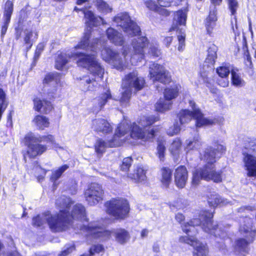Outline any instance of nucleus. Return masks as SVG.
I'll return each mask as SVG.
<instances>
[{
  "instance_id": "nucleus-39",
  "label": "nucleus",
  "mask_w": 256,
  "mask_h": 256,
  "mask_svg": "<svg viewBox=\"0 0 256 256\" xmlns=\"http://www.w3.org/2000/svg\"><path fill=\"white\" fill-rule=\"evenodd\" d=\"M84 18L86 19V24L87 27L92 30V27L97 26V18L91 10H88L84 13Z\"/></svg>"
},
{
  "instance_id": "nucleus-61",
  "label": "nucleus",
  "mask_w": 256,
  "mask_h": 256,
  "mask_svg": "<svg viewBox=\"0 0 256 256\" xmlns=\"http://www.w3.org/2000/svg\"><path fill=\"white\" fill-rule=\"evenodd\" d=\"M75 250L76 246L74 244H69L65 250H62V252L65 254V256H68V254L72 253Z\"/></svg>"
},
{
  "instance_id": "nucleus-55",
  "label": "nucleus",
  "mask_w": 256,
  "mask_h": 256,
  "mask_svg": "<svg viewBox=\"0 0 256 256\" xmlns=\"http://www.w3.org/2000/svg\"><path fill=\"white\" fill-rule=\"evenodd\" d=\"M44 48V44L42 42H40L36 46L34 56V60L37 61L39 58Z\"/></svg>"
},
{
  "instance_id": "nucleus-15",
  "label": "nucleus",
  "mask_w": 256,
  "mask_h": 256,
  "mask_svg": "<svg viewBox=\"0 0 256 256\" xmlns=\"http://www.w3.org/2000/svg\"><path fill=\"white\" fill-rule=\"evenodd\" d=\"M101 56L103 60L110 64L114 68L120 71L124 70L125 64L118 52L105 46L101 50Z\"/></svg>"
},
{
  "instance_id": "nucleus-14",
  "label": "nucleus",
  "mask_w": 256,
  "mask_h": 256,
  "mask_svg": "<svg viewBox=\"0 0 256 256\" xmlns=\"http://www.w3.org/2000/svg\"><path fill=\"white\" fill-rule=\"evenodd\" d=\"M84 196L89 205L94 206L104 200V192L101 185L92 183L84 191Z\"/></svg>"
},
{
  "instance_id": "nucleus-19",
  "label": "nucleus",
  "mask_w": 256,
  "mask_h": 256,
  "mask_svg": "<svg viewBox=\"0 0 256 256\" xmlns=\"http://www.w3.org/2000/svg\"><path fill=\"white\" fill-rule=\"evenodd\" d=\"M217 21L216 10L215 8L210 10L204 22L206 34L210 36H214L216 33L217 30Z\"/></svg>"
},
{
  "instance_id": "nucleus-18",
  "label": "nucleus",
  "mask_w": 256,
  "mask_h": 256,
  "mask_svg": "<svg viewBox=\"0 0 256 256\" xmlns=\"http://www.w3.org/2000/svg\"><path fill=\"white\" fill-rule=\"evenodd\" d=\"M214 148L208 146L204 152L203 157L206 158V155L210 156V160H215L216 162L220 159L226 151V146L221 144L218 140H215L212 142Z\"/></svg>"
},
{
  "instance_id": "nucleus-28",
  "label": "nucleus",
  "mask_w": 256,
  "mask_h": 256,
  "mask_svg": "<svg viewBox=\"0 0 256 256\" xmlns=\"http://www.w3.org/2000/svg\"><path fill=\"white\" fill-rule=\"evenodd\" d=\"M180 86L174 85L166 87L164 90V98L165 100L170 102L176 98L179 95Z\"/></svg>"
},
{
  "instance_id": "nucleus-56",
  "label": "nucleus",
  "mask_w": 256,
  "mask_h": 256,
  "mask_svg": "<svg viewBox=\"0 0 256 256\" xmlns=\"http://www.w3.org/2000/svg\"><path fill=\"white\" fill-rule=\"evenodd\" d=\"M146 7L150 11L156 12L160 4L153 0H147L144 2Z\"/></svg>"
},
{
  "instance_id": "nucleus-24",
  "label": "nucleus",
  "mask_w": 256,
  "mask_h": 256,
  "mask_svg": "<svg viewBox=\"0 0 256 256\" xmlns=\"http://www.w3.org/2000/svg\"><path fill=\"white\" fill-rule=\"evenodd\" d=\"M160 182L163 188H168L172 183V168L168 166H162L160 169Z\"/></svg>"
},
{
  "instance_id": "nucleus-58",
  "label": "nucleus",
  "mask_w": 256,
  "mask_h": 256,
  "mask_svg": "<svg viewBox=\"0 0 256 256\" xmlns=\"http://www.w3.org/2000/svg\"><path fill=\"white\" fill-rule=\"evenodd\" d=\"M244 63L247 68L252 69L253 68V64L250 53L244 54Z\"/></svg>"
},
{
  "instance_id": "nucleus-50",
  "label": "nucleus",
  "mask_w": 256,
  "mask_h": 256,
  "mask_svg": "<svg viewBox=\"0 0 256 256\" xmlns=\"http://www.w3.org/2000/svg\"><path fill=\"white\" fill-rule=\"evenodd\" d=\"M231 82L232 85L240 87L243 85L244 81L241 79L240 76L234 70H231Z\"/></svg>"
},
{
  "instance_id": "nucleus-22",
  "label": "nucleus",
  "mask_w": 256,
  "mask_h": 256,
  "mask_svg": "<svg viewBox=\"0 0 256 256\" xmlns=\"http://www.w3.org/2000/svg\"><path fill=\"white\" fill-rule=\"evenodd\" d=\"M92 128L97 132L110 134L112 132L113 128L110 124L106 119L96 118L92 122Z\"/></svg>"
},
{
  "instance_id": "nucleus-42",
  "label": "nucleus",
  "mask_w": 256,
  "mask_h": 256,
  "mask_svg": "<svg viewBox=\"0 0 256 256\" xmlns=\"http://www.w3.org/2000/svg\"><path fill=\"white\" fill-rule=\"evenodd\" d=\"M14 10V3L10 0H7L4 8V18L11 19Z\"/></svg>"
},
{
  "instance_id": "nucleus-37",
  "label": "nucleus",
  "mask_w": 256,
  "mask_h": 256,
  "mask_svg": "<svg viewBox=\"0 0 256 256\" xmlns=\"http://www.w3.org/2000/svg\"><path fill=\"white\" fill-rule=\"evenodd\" d=\"M207 201L209 206L214 208L224 202V200L216 194H211L207 196Z\"/></svg>"
},
{
  "instance_id": "nucleus-45",
  "label": "nucleus",
  "mask_w": 256,
  "mask_h": 256,
  "mask_svg": "<svg viewBox=\"0 0 256 256\" xmlns=\"http://www.w3.org/2000/svg\"><path fill=\"white\" fill-rule=\"evenodd\" d=\"M182 146V142L180 138H175L171 144L170 152L173 154H178Z\"/></svg>"
},
{
  "instance_id": "nucleus-47",
  "label": "nucleus",
  "mask_w": 256,
  "mask_h": 256,
  "mask_svg": "<svg viewBox=\"0 0 256 256\" xmlns=\"http://www.w3.org/2000/svg\"><path fill=\"white\" fill-rule=\"evenodd\" d=\"M194 249L196 252H193V256H208V248L206 246L202 244L196 246Z\"/></svg>"
},
{
  "instance_id": "nucleus-26",
  "label": "nucleus",
  "mask_w": 256,
  "mask_h": 256,
  "mask_svg": "<svg viewBox=\"0 0 256 256\" xmlns=\"http://www.w3.org/2000/svg\"><path fill=\"white\" fill-rule=\"evenodd\" d=\"M146 170L142 166H138L128 177L136 183L141 182L146 180Z\"/></svg>"
},
{
  "instance_id": "nucleus-17",
  "label": "nucleus",
  "mask_w": 256,
  "mask_h": 256,
  "mask_svg": "<svg viewBox=\"0 0 256 256\" xmlns=\"http://www.w3.org/2000/svg\"><path fill=\"white\" fill-rule=\"evenodd\" d=\"M54 98L55 97L53 95H51L49 97L50 100L46 98L41 100L40 98L35 96L32 100L34 103L33 109L36 112H42L45 114H49L54 108L51 101L54 100Z\"/></svg>"
},
{
  "instance_id": "nucleus-10",
  "label": "nucleus",
  "mask_w": 256,
  "mask_h": 256,
  "mask_svg": "<svg viewBox=\"0 0 256 256\" xmlns=\"http://www.w3.org/2000/svg\"><path fill=\"white\" fill-rule=\"evenodd\" d=\"M178 116L181 124L189 122L192 118L195 120V126L196 128L213 125L218 122V120L216 118L208 119L204 118V114L200 108H196L192 111L187 109L181 110L179 112Z\"/></svg>"
},
{
  "instance_id": "nucleus-60",
  "label": "nucleus",
  "mask_w": 256,
  "mask_h": 256,
  "mask_svg": "<svg viewBox=\"0 0 256 256\" xmlns=\"http://www.w3.org/2000/svg\"><path fill=\"white\" fill-rule=\"evenodd\" d=\"M254 210V207L250 206H243L238 209V212L239 213H244L246 212H252Z\"/></svg>"
},
{
  "instance_id": "nucleus-25",
  "label": "nucleus",
  "mask_w": 256,
  "mask_h": 256,
  "mask_svg": "<svg viewBox=\"0 0 256 256\" xmlns=\"http://www.w3.org/2000/svg\"><path fill=\"white\" fill-rule=\"evenodd\" d=\"M218 48L214 44H212L208 49V54L204 60V64L206 66L211 68L215 64L217 59V51Z\"/></svg>"
},
{
  "instance_id": "nucleus-44",
  "label": "nucleus",
  "mask_w": 256,
  "mask_h": 256,
  "mask_svg": "<svg viewBox=\"0 0 256 256\" xmlns=\"http://www.w3.org/2000/svg\"><path fill=\"white\" fill-rule=\"evenodd\" d=\"M112 98V96L110 91H108V92L102 93L98 97V104L100 109H102L104 106L107 103L108 100L111 99Z\"/></svg>"
},
{
  "instance_id": "nucleus-1",
  "label": "nucleus",
  "mask_w": 256,
  "mask_h": 256,
  "mask_svg": "<svg viewBox=\"0 0 256 256\" xmlns=\"http://www.w3.org/2000/svg\"><path fill=\"white\" fill-rule=\"evenodd\" d=\"M160 120L159 116H144L138 122L141 126L136 122L130 124L122 120L118 124L112 138L108 140V145L110 148L118 147L130 138L144 142H152L160 134L161 126L154 125Z\"/></svg>"
},
{
  "instance_id": "nucleus-13",
  "label": "nucleus",
  "mask_w": 256,
  "mask_h": 256,
  "mask_svg": "<svg viewBox=\"0 0 256 256\" xmlns=\"http://www.w3.org/2000/svg\"><path fill=\"white\" fill-rule=\"evenodd\" d=\"M175 14L177 16L176 22V24H172L168 32L176 31L180 34L177 36L178 41V50L179 51H182L186 46V34L184 32H182V29L179 28V26L186 24V16L182 9L176 11Z\"/></svg>"
},
{
  "instance_id": "nucleus-36",
  "label": "nucleus",
  "mask_w": 256,
  "mask_h": 256,
  "mask_svg": "<svg viewBox=\"0 0 256 256\" xmlns=\"http://www.w3.org/2000/svg\"><path fill=\"white\" fill-rule=\"evenodd\" d=\"M69 168V166L64 164L58 167L56 170L53 171L50 176V180L55 183L62 175L63 173Z\"/></svg>"
},
{
  "instance_id": "nucleus-64",
  "label": "nucleus",
  "mask_w": 256,
  "mask_h": 256,
  "mask_svg": "<svg viewBox=\"0 0 256 256\" xmlns=\"http://www.w3.org/2000/svg\"><path fill=\"white\" fill-rule=\"evenodd\" d=\"M173 40V36H167L164 38L162 40V44L166 46L169 47Z\"/></svg>"
},
{
  "instance_id": "nucleus-12",
  "label": "nucleus",
  "mask_w": 256,
  "mask_h": 256,
  "mask_svg": "<svg viewBox=\"0 0 256 256\" xmlns=\"http://www.w3.org/2000/svg\"><path fill=\"white\" fill-rule=\"evenodd\" d=\"M148 76L154 82L168 84L172 82L170 73L160 64H152L149 68Z\"/></svg>"
},
{
  "instance_id": "nucleus-51",
  "label": "nucleus",
  "mask_w": 256,
  "mask_h": 256,
  "mask_svg": "<svg viewBox=\"0 0 256 256\" xmlns=\"http://www.w3.org/2000/svg\"><path fill=\"white\" fill-rule=\"evenodd\" d=\"M228 8L230 10L231 15L235 16L238 8V0H226Z\"/></svg>"
},
{
  "instance_id": "nucleus-49",
  "label": "nucleus",
  "mask_w": 256,
  "mask_h": 256,
  "mask_svg": "<svg viewBox=\"0 0 256 256\" xmlns=\"http://www.w3.org/2000/svg\"><path fill=\"white\" fill-rule=\"evenodd\" d=\"M180 242L190 244L192 246H196L198 242V240L194 236H181L179 238Z\"/></svg>"
},
{
  "instance_id": "nucleus-62",
  "label": "nucleus",
  "mask_w": 256,
  "mask_h": 256,
  "mask_svg": "<svg viewBox=\"0 0 256 256\" xmlns=\"http://www.w3.org/2000/svg\"><path fill=\"white\" fill-rule=\"evenodd\" d=\"M150 54L154 57L158 58L160 54V50L155 46H152L150 48Z\"/></svg>"
},
{
  "instance_id": "nucleus-2",
  "label": "nucleus",
  "mask_w": 256,
  "mask_h": 256,
  "mask_svg": "<svg viewBox=\"0 0 256 256\" xmlns=\"http://www.w3.org/2000/svg\"><path fill=\"white\" fill-rule=\"evenodd\" d=\"M86 210L80 204H76L72 210L68 204L62 209L54 214H50L46 218L50 229L53 232H60L66 230L72 224L74 219H86Z\"/></svg>"
},
{
  "instance_id": "nucleus-52",
  "label": "nucleus",
  "mask_w": 256,
  "mask_h": 256,
  "mask_svg": "<svg viewBox=\"0 0 256 256\" xmlns=\"http://www.w3.org/2000/svg\"><path fill=\"white\" fill-rule=\"evenodd\" d=\"M159 4H164V6H179L182 0H156Z\"/></svg>"
},
{
  "instance_id": "nucleus-43",
  "label": "nucleus",
  "mask_w": 256,
  "mask_h": 256,
  "mask_svg": "<svg viewBox=\"0 0 256 256\" xmlns=\"http://www.w3.org/2000/svg\"><path fill=\"white\" fill-rule=\"evenodd\" d=\"M218 76L222 78H228L230 73V68L226 63H222L221 66L216 68Z\"/></svg>"
},
{
  "instance_id": "nucleus-29",
  "label": "nucleus",
  "mask_w": 256,
  "mask_h": 256,
  "mask_svg": "<svg viewBox=\"0 0 256 256\" xmlns=\"http://www.w3.org/2000/svg\"><path fill=\"white\" fill-rule=\"evenodd\" d=\"M114 238L118 243L124 244L130 240V236L127 230L123 228H120L115 231Z\"/></svg>"
},
{
  "instance_id": "nucleus-38",
  "label": "nucleus",
  "mask_w": 256,
  "mask_h": 256,
  "mask_svg": "<svg viewBox=\"0 0 256 256\" xmlns=\"http://www.w3.org/2000/svg\"><path fill=\"white\" fill-rule=\"evenodd\" d=\"M33 34L32 31L30 30L24 34V36L23 46H25L24 50L26 56H27L28 52L31 49L33 46V40L32 39Z\"/></svg>"
},
{
  "instance_id": "nucleus-11",
  "label": "nucleus",
  "mask_w": 256,
  "mask_h": 256,
  "mask_svg": "<svg viewBox=\"0 0 256 256\" xmlns=\"http://www.w3.org/2000/svg\"><path fill=\"white\" fill-rule=\"evenodd\" d=\"M80 230L85 234L86 238L93 240H100L105 241L109 240L112 236V232L104 230L98 226H92L90 224H83L80 226Z\"/></svg>"
},
{
  "instance_id": "nucleus-5",
  "label": "nucleus",
  "mask_w": 256,
  "mask_h": 256,
  "mask_svg": "<svg viewBox=\"0 0 256 256\" xmlns=\"http://www.w3.org/2000/svg\"><path fill=\"white\" fill-rule=\"evenodd\" d=\"M210 156L206 155V158L202 156V160L205 164L201 168H196L192 172V184L197 186L201 180L206 182L212 181L214 183H220L223 179V172L216 170L215 160H212Z\"/></svg>"
},
{
  "instance_id": "nucleus-9",
  "label": "nucleus",
  "mask_w": 256,
  "mask_h": 256,
  "mask_svg": "<svg viewBox=\"0 0 256 256\" xmlns=\"http://www.w3.org/2000/svg\"><path fill=\"white\" fill-rule=\"evenodd\" d=\"M72 56L76 60V63L78 66L88 69L94 76L103 78L104 69L98 62L94 54L76 52L72 54Z\"/></svg>"
},
{
  "instance_id": "nucleus-57",
  "label": "nucleus",
  "mask_w": 256,
  "mask_h": 256,
  "mask_svg": "<svg viewBox=\"0 0 256 256\" xmlns=\"http://www.w3.org/2000/svg\"><path fill=\"white\" fill-rule=\"evenodd\" d=\"M10 19L8 18H4V22L1 27L0 30V36L2 38H4L6 34L7 30L10 22Z\"/></svg>"
},
{
  "instance_id": "nucleus-34",
  "label": "nucleus",
  "mask_w": 256,
  "mask_h": 256,
  "mask_svg": "<svg viewBox=\"0 0 256 256\" xmlns=\"http://www.w3.org/2000/svg\"><path fill=\"white\" fill-rule=\"evenodd\" d=\"M68 62V60L66 54L60 52L56 57L54 68L58 70H62Z\"/></svg>"
},
{
  "instance_id": "nucleus-8",
  "label": "nucleus",
  "mask_w": 256,
  "mask_h": 256,
  "mask_svg": "<svg viewBox=\"0 0 256 256\" xmlns=\"http://www.w3.org/2000/svg\"><path fill=\"white\" fill-rule=\"evenodd\" d=\"M244 149L250 152H243L242 161L244 163L246 175L248 177L256 178V138H248L244 140Z\"/></svg>"
},
{
  "instance_id": "nucleus-53",
  "label": "nucleus",
  "mask_w": 256,
  "mask_h": 256,
  "mask_svg": "<svg viewBox=\"0 0 256 256\" xmlns=\"http://www.w3.org/2000/svg\"><path fill=\"white\" fill-rule=\"evenodd\" d=\"M97 8L104 12H110L112 10V8L110 7L108 4L102 0H100L98 2Z\"/></svg>"
},
{
  "instance_id": "nucleus-31",
  "label": "nucleus",
  "mask_w": 256,
  "mask_h": 256,
  "mask_svg": "<svg viewBox=\"0 0 256 256\" xmlns=\"http://www.w3.org/2000/svg\"><path fill=\"white\" fill-rule=\"evenodd\" d=\"M61 74L58 72H49L48 73L43 80V84H50L54 82L56 86H58L60 84L61 79Z\"/></svg>"
},
{
  "instance_id": "nucleus-32",
  "label": "nucleus",
  "mask_w": 256,
  "mask_h": 256,
  "mask_svg": "<svg viewBox=\"0 0 256 256\" xmlns=\"http://www.w3.org/2000/svg\"><path fill=\"white\" fill-rule=\"evenodd\" d=\"M124 31L130 32L132 36H140L141 30L140 26L134 22L129 20L126 22V26L124 28Z\"/></svg>"
},
{
  "instance_id": "nucleus-30",
  "label": "nucleus",
  "mask_w": 256,
  "mask_h": 256,
  "mask_svg": "<svg viewBox=\"0 0 256 256\" xmlns=\"http://www.w3.org/2000/svg\"><path fill=\"white\" fill-rule=\"evenodd\" d=\"M92 32V30L88 29L84 32L78 44L75 46L76 48L86 50L90 46V38Z\"/></svg>"
},
{
  "instance_id": "nucleus-27",
  "label": "nucleus",
  "mask_w": 256,
  "mask_h": 256,
  "mask_svg": "<svg viewBox=\"0 0 256 256\" xmlns=\"http://www.w3.org/2000/svg\"><path fill=\"white\" fill-rule=\"evenodd\" d=\"M32 122L37 128L38 130H44L45 128H48L50 126L49 118L40 114L36 115L32 120Z\"/></svg>"
},
{
  "instance_id": "nucleus-59",
  "label": "nucleus",
  "mask_w": 256,
  "mask_h": 256,
  "mask_svg": "<svg viewBox=\"0 0 256 256\" xmlns=\"http://www.w3.org/2000/svg\"><path fill=\"white\" fill-rule=\"evenodd\" d=\"M43 224V220L39 214L32 218V225L34 226L40 227Z\"/></svg>"
},
{
  "instance_id": "nucleus-41",
  "label": "nucleus",
  "mask_w": 256,
  "mask_h": 256,
  "mask_svg": "<svg viewBox=\"0 0 256 256\" xmlns=\"http://www.w3.org/2000/svg\"><path fill=\"white\" fill-rule=\"evenodd\" d=\"M95 152L98 154H102L105 152L106 148H110L108 145V140L106 142L101 138H99L94 146Z\"/></svg>"
},
{
  "instance_id": "nucleus-3",
  "label": "nucleus",
  "mask_w": 256,
  "mask_h": 256,
  "mask_svg": "<svg viewBox=\"0 0 256 256\" xmlns=\"http://www.w3.org/2000/svg\"><path fill=\"white\" fill-rule=\"evenodd\" d=\"M22 142L28 148L26 152L30 158H35L40 156L48 150L46 144H56L54 136L48 134L45 135L36 136L32 132L25 134Z\"/></svg>"
},
{
  "instance_id": "nucleus-20",
  "label": "nucleus",
  "mask_w": 256,
  "mask_h": 256,
  "mask_svg": "<svg viewBox=\"0 0 256 256\" xmlns=\"http://www.w3.org/2000/svg\"><path fill=\"white\" fill-rule=\"evenodd\" d=\"M188 178V172L184 165H180L174 170V179L176 186L178 188L185 187Z\"/></svg>"
},
{
  "instance_id": "nucleus-33",
  "label": "nucleus",
  "mask_w": 256,
  "mask_h": 256,
  "mask_svg": "<svg viewBox=\"0 0 256 256\" xmlns=\"http://www.w3.org/2000/svg\"><path fill=\"white\" fill-rule=\"evenodd\" d=\"M104 248L102 244H92L90 246L88 250V253H84L80 256H102L100 252H104Z\"/></svg>"
},
{
  "instance_id": "nucleus-4",
  "label": "nucleus",
  "mask_w": 256,
  "mask_h": 256,
  "mask_svg": "<svg viewBox=\"0 0 256 256\" xmlns=\"http://www.w3.org/2000/svg\"><path fill=\"white\" fill-rule=\"evenodd\" d=\"M214 211L202 210L198 214L199 218H194L190 222L182 225V231L186 234L190 232H196V226H202V228L206 232L216 236V232L220 229L218 222H214L213 218Z\"/></svg>"
},
{
  "instance_id": "nucleus-16",
  "label": "nucleus",
  "mask_w": 256,
  "mask_h": 256,
  "mask_svg": "<svg viewBox=\"0 0 256 256\" xmlns=\"http://www.w3.org/2000/svg\"><path fill=\"white\" fill-rule=\"evenodd\" d=\"M123 82L128 88H134L136 91L142 90L146 86L144 78L138 76L134 72H130L124 76Z\"/></svg>"
},
{
  "instance_id": "nucleus-6",
  "label": "nucleus",
  "mask_w": 256,
  "mask_h": 256,
  "mask_svg": "<svg viewBox=\"0 0 256 256\" xmlns=\"http://www.w3.org/2000/svg\"><path fill=\"white\" fill-rule=\"evenodd\" d=\"M104 207L106 213L114 220L122 221L129 217L130 204L125 198H112L104 203Z\"/></svg>"
},
{
  "instance_id": "nucleus-46",
  "label": "nucleus",
  "mask_w": 256,
  "mask_h": 256,
  "mask_svg": "<svg viewBox=\"0 0 256 256\" xmlns=\"http://www.w3.org/2000/svg\"><path fill=\"white\" fill-rule=\"evenodd\" d=\"M132 162L133 160L131 156L124 158L120 166V170L124 172H128Z\"/></svg>"
},
{
  "instance_id": "nucleus-63",
  "label": "nucleus",
  "mask_w": 256,
  "mask_h": 256,
  "mask_svg": "<svg viewBox=\"0 0 256 256\" xmlns=\"http://www.w3.org/2000/svg\"><path fill=\"white\" fill-rule=\"evenodd\" d=\"M13 113L14 111L12 110H11L9 111L7 115L6 126L8 127L12 128V116Z\"/></svg>"
},
{
  "instance_id": "nucleus-54",
  "label": "nucleus",
  "mask_w": 256,
  "mask_h": 256,
  "mask_svg": "<svg viewBox=\"0 0 256 256\" xmlns=\"http://www.w3.org/2000/svg\"><path fill=\"white\" fill-rule=\"evenodd\" d=\"M166 6H164V4H160L156 12L158 13L161 16L164 18H166L170 16L171 14V12L166 8Z\"/></svg>"
},
{
  "instance_id": "nucleus-23",
  "label": "nucleus",
  "mask_w": 256,
  "mask_h": 256,
  "mask_svg": "<svg viewBox=\"0 0 256 256\" xmlns=\"http://www.w3.org/2000/svg\"><path fill=\"white\" fill-rule=\"evenodd\" d=\"M108 39L115 46H122L124 43L122 34L117 30L110 27L106 31Z\"/></svg>"
},
{
  "instance_id": "nucleus-7",
  "label": "nucleus",
  "mask_w": 256,
  "mask_h": 256,
  "mask_svg": "<svg viewBox=\"0 0 256 256\" xmlns=\"http://www.w3.org/2000/svg\"><path fill=\"white\" fill-rule=\"evenodd\" d=\"M244 224L240 228V232L243 234H248V239L240 238L235 240L233 246L234 250L238 254L246 256L249 254L250 244L253 242L256 235V230L253 228V222L251 218L246 217Z\"/></svg>"
},
{
  "instance_id": "nucleus-40",
  "label": "nucleus",
  "mask_w": 256,
  "mask_h": 256,
  "mask_svg": "<svg viewBox=\"0 0 256 256\" xmlns=\"http://www.w3.org/2000/svg\"><path fill=\"white\" fill-rule=\"evenodd\" d=\"M158 146L156 148V155L160 160L164 161L165 158L166 148L165 146V141L162 140H157Z\"/></svg>"
},
{
  "instance_id": "nucleus-21",
  "label": "nucleus",
  "mask_w": 256,
  "mask_h": 256,
  "mask_svg": "<svg viewBox=\"0 0 256 256\" xmlns=\"http://www.w3.org/2000/svg\"><path fill=\"white\" fill-rule=\"evenodd\" d=\"M150 41L146 36H140L133 40L132 45L134 53L144 56V50L148 47Z\"/></svg>"
},
{
  "instance_id": "nucleus-48",
  "label": "nucleus",
  "mask_w": 256,
  "mask_h": 256,
  "mask_svg": "<svg viewBox=\"0 0 256 256\" xmlns=\"http://www.w3.org/2000/svg\"><path fill=\"white\" fill-rule=\"evenodd\" d=\"M131 94V92L128 90H125L122 93L121 96L119 99V102L122 106H126L129 105Z\"/></svg>"
},
{
  "instance_id": "nucleus-35",
  "label": "nucleus",
  "mask_w": 256,
  "mask_h": 256,
  "mask_svg": "<svg viewBox=\"0 0 256 256\" xmlns=\"http://www.w3.org/2000/svg\"><path fill=\"white\" fill-rule=\"evenodd\" d=\"M166 101L160 99L155 104L156 111L161 113H164L170 110L172 108V102Z\"/></svg>"
}]
</instances>
